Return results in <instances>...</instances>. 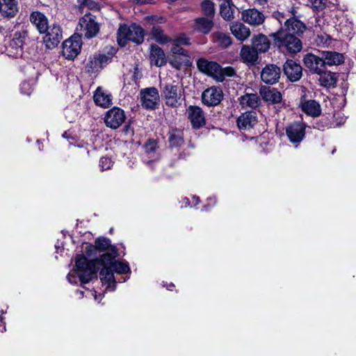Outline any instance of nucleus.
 I'll return each instance as SVG.
<instances>
[{
    "mask_svg": "<svg viewBox=\"0 0 356 356\" xmlns=\"http://www.w3.org/2000/svg\"><path fill=\"white\" fill-rule=\"evenodd\" d=\"M192 199L194 205H197L200 202L199 197L197 196H193Z\"/></svg>",
    "mask_w": 356,
    "mask_h": 356,
    "instance_id": "0e129e2a",
    "label": "nucleus"
},
{
    "mask_svg": "<svg viewBox=\"0 0 356 356\" xmlns=\"http://www.w3.org/2000/svg\"><path fill=\"white\" fill-rule=\"evenodd\" d=\"M108 64V57L105 55L99 54L90 57L85 65L86 72L90 76L95 74L106 65Z\"/></svg>",
    "mask_w": 356,
    "mask_h": 356,
    "instance_id": "4468645a",
    "label": "nucleus"
},
{
    "mask_svg": "<svg viewBox=\"0 0 356 356\" xmlns=\"http://www.w3.org/2000/svg\"><path fill=\"white\" fill-rule=\"evenodd\" d=\"M2 327V329L0 330L1 332L6 330V325L5 323L3 322V318L0 317V328Z\"/></svg>",
    "mask_w": 356,
    "mask_h": 356,
    "instance_id": "052dcab7",
    "label": "nucleus"
},
{
    "mask_svg": "<svg viewBox=\"0 0 356 356\" xmlns=\"http://www.w3.org/2000/svg\"><path fill=\"white\" fill-rule=\"evenodd\" d=\"M252 47L257 52H266L270 47V42L264 35H259L252 40Z\"/></svg>",
    "mask_w": 356,
    "mask_h": 356,
    "instance_id": "2f4dec72",
    "label": "nucleus"
},
{
    "mask_svg": "<svg viewBox=\"0 0 356 356\" xmlns=\"http://www.w3.org/2000/svg\"><path fill=\"white\" fill-rule=\"evenodd\" d=\"M334 118L337 126L343 124L346 120V118L344 116V115L341 113L334 114Z\"/></svg>",
    "mask_w": 356,
    "mask_h": 356,
    "instance_id": "8fccbe9b",
    "label": "nucleus"
},
{
    "mask_svg": "<svg viewBox=\"0 0 356 356\" xmlns=\"http://www.w3.org/2000/svg\"><path fill=\"white\" fill-rule=\"evenodd\" d=\"M81 40L79 36L74 35L63 43V55L67 59L72 60L80 53Z\"/></svg>",
    "mask_w": 356,
    "mask_h": 356,
    "instance_id": "9b49d317",
    "label": "nucleus"
},
{
    "mask_svg": "<svg viewBox=\"0 0 356 356\" xmlns=\"http://www.w3.org/2000/svg\"><path fill=\"white\" fill-rule=\"evenodd\" d=\"M101 297H102V294H99L98 296H97V295H96V296H95V300H99V298H101Z\"/></svg>",
    "mask_w": 356,
    "mask_h": 356,
    "instance_id": "338daca9",
    "label": "nucleus"
},
{
    "mask_svg": "<svg viewBox=\"0 0 356 356\" xmlns=\"http://www.w3.org/2000/svg\"><path fill=\"white\" fill-rule=\"evenodd\" d=\"M78 2L81 6L84 7L86 3H90V0H78Z\"/></svg>",
    "mask_w": 356,
    "mask_h": 356,
    "instance_id": "e2e57ef3",
    "label": "nucleus"
},
{
    "mask_svg": "<svg viewBox=\"0 0 356 356\" xmlns=\"http://www.w3.org/2000/svg\"><path fill=\"white\" fill-rule=\"evenodd\" d=\"M213 26V19L208 17H197L194 21L193 26L195 31L203 34H208Z\"/></svg>",
    "mask_w": 356,
    "mask_h": 356,
    "instance_id": "b1692460",
    "label": "nucleus"
},
{
    "mask_svg": "<svg viewBox=\"0 0 356 356\" xmlns=\"http://www.w3.org/2000/svg\"><path fill=\"white\" fill-rule=\"evenodd\" d=\"M172 286H174V284H170V286H168L167 288H168V290H172V289H171V288H172Z\"/></svg>",
    "mask_w": 356,
    "mask_h": 356,
    "instance_id": "774afa93",
    "label": "nucleus"
},
{
    "mask_svg": "<svg viewBox=\"0 0 356 356\" xmlns=\"http://www.w3.org/2000/svg\"><path fill=\"white\" fill-rule=\"evenodd\" d=\"M90 3H86L84 7L86 6L88 7L90 9H92L96 6V3L92 0H90Z\"/></svg>",
    "mask_w": 356,
    "mask_h": 356,
    "instance_id": "bf43d9fd",
    "label": "nucleus"
},
{
    "mask_svg": "<svg viewBox=\"0 0 356 356\" xmlns=\"http://www.w3.org/2000/svg\"><path fill=\"white\" fill-rule=\"evenodd\" d=\"M255 3H257L260 6H264L267 3L268 0H254Z\"/></svg>",
    "mask_w": 356,
    "mask_h": 356,
    "instance_id": "680f3d73",
    "label": "nucleus"
},
{
    "mask_svg": "<svg viewBox=\"0 0 356 356\" xmlns=\"http://www.w3.org/2000/svg\"><path fill=\"white\" fill-rule=\"evenodd\" d=\"M152 33V35L158 42L161 44L168 42L170 38L164 35L163 31L159 27L154 26Z\"/></svg>",
    "mask_w": 356,
    "mask_h": 356,
    "instance_id": "a19ab883",
    "label": "nucleus"
},
{
    "mask_svg": "<svg viewBox=\"0 0 356 356\" xmlns=\"http://www.w3.org/2000/svg\"><path fill=\"white\" fill-rule=\"evenodd\" d=\"M340 31L346 35H348L353 31V23L349 21L348 19L345 22H342L339 24Z\"/></svg>",
    "mask_w": 356,
    "mask_h": 356,
    "instance_id": "37998d69",
    "label": "nucleus"
},
{
    "mask_svg": "<svg viewBox=\"0 0 356 356\" xmlns=\"http://www.w3.org/2000/svg\"><path fill=\"white\" fill-rule=\"evenodd\" d=\"M134 2L138 4L151 3L152 0H134Z\"/></svg>",
    "mask_w": 356,
    "mask_h": 356,
    "instance_id": "13d9d810",
    "label": "nucleus"
},
{
    "mask_svg": "<svg viewBox=\"0 0 356 356\" xmlns=\"http://www.w3.org/2000/svg\"><path fill=\"white\" fill-rule=\"evenodd\" d=\"M325 67L326 65H337L342 63L344 60L343 54L336 51H326L323 54Z\"/></svg>",
    "mask_w": 356,
    "mask_h": 356,
    "instance_id": "c85d7f7f",
    "label": "nucleus"
},
{
    "mask_svg": "<svg viewBox=\"0 0 356 356\" xmlns=\"http://www.w3.org/2000/svg\"><path fill=\"white\" fill-rule=\"evenodd\" d=\"M76 29L79 31L78 36L90 39L97 35L99 31V26L95 21V17L89 13L86 14L79 19Z\"/></svg>",
    "mask_w": 356,
    "mask_h": 356,
    "instance_id": "39448f33",
    "label": "nucleus"
},
{
    "mask_svg": "<svg viewBox=\"0 0 356 356\" xmlns=\"http://www.w3.org/2000/svg\"><path fill=\"white\" fill-rule=\"evenodd\" d=\"M170 65L180 70L183 67H188L191 65V58L188 54L186 55H175L172 56L170 60Z\"/></svg>",
    "mask_w": 356,
    "mask_h": 356,
    "instance_id": "7c9ffc66",
    "label": "nucleus"
},
{
    "mask_svg": "<svg viewBox=\"0 0 356 356\" xmlns=\"http://www.w3.org/2000/svg\"><path fill=\"white\" fill-rule=\"evenodd\" d=\"M239 104L243 108H256L261 104V99L257 94L246 93L239 99Z\"/></svg>",
    "mask_w": 356,
    "mask_h": 356,
    "instance_id": "5701e85b",
    "label": "nucleus"
},
{
    "mask_svg": "<svg viewBox=\"0 0 356 356\" xmlns=\"http://www.w3.org/2000/svg\"><path fill=\"white\" fill-rule=\"evenodd\" d=\"M303 112L312 117H317L321 113L320 104L315 100H308L301 104Z\"/></svg>",
    "mask_w": 356,
    "mask_h": 356,
    "instance_id": "cd10ccee",
    "label": "nucleus"
},
{
    "mask_svg": "<svg viewBox=\"0 0 356 356\" xmlns=\"http://www.w3.org/2000/svg\"><path fill=\"white\" fill-rule=\"evenodd\" d=\"M157 147V144L154 140H149L145 145V152L150 154L153 153Z\"/></svg>",
    "mask_w": 356,
    "mask_h": 356,
    "instance_id": "09e8293b",
    "label": "nucleus"
},
{
    "mask_svg": "<svg viewBox=\"0 0 356 356\" xmlns=\"http://www.w3.org/2000/svg\"><path fill=\"white\" fill-rule=\"evenodd\" d=\"M211 36L213 42L222 48L227 47L232 43L231 38L222 32H214Z\"/></svg>",
    "mask_w": 356,
    "mask_h": 356,
    "instance_id": "f704fd0d",
    "label": "nucleus"
},
{
    "mask_svg": "<svg viewBox=\"0 0 356 356\" xmlns=\"http://www.w3.org/2000/svg\"><path fill=\"white\" fill-rule=\"evenodd\" d=\"M223 93L222 90L216 86L206 89L202 95V103L209 106L218 105L222 100Z\"/></svg>",
    "mask_w": 356,
    "mask_h": 356,
    "instance_id": "f8f14e48",
    "label": "nucleus"
},
{
    "mask_svg": "<svg viewBox=\"0 0 356 356\" xmlns=\"http://www.w3.org/2000/svg\"><path fill=\"white\" fill-rule=\"evenodd\" d=\"M149 59L152 65L161 67L166 63L165 55L163 51L156 45H152L150 51Z\"/></svg>",
    "mask_w": 356,
    "mask_h": 356,
    "instance_id": "393cba45",
    "label": "nucleus"
},
{
    "mask_svg": "<svg viewBox=\"0 0 356 356\" xmlns=\"http://www.w3.org/2000/svg\"><path fill=\"white\" fill-rule=\"evenodd\" d=\"M260 94L264 100L272 104L280 102L282 100L281 93L274 88L261 87Z\"/></svg>",
    "mask_w": 356,
    "mask_h": 356,
    "instance_id": "a878e982",
    "label": "nucleus"
},
{
    "mask_svg": "<svg viewBox=\"0 0 356 356\" xmlns=\"http://www.w3.org/2000/svg\"><path fill=\"white\" fill-rule=\"evenodd\" d=\"M124 134L131 136L133 134V130L129 125H126L124 129Z\"/></svg>",
    "mask_w": 356,
    "mask_h": 356,
    "instance_id": "5fc2aeb1",
    "label": "nucleus"
},
{
    "mask_svg": "<svg viewBox=\"0 0 356 356\" xmlns=\"http://www.w3.org/2000/svg\"><path fill=\"white\" fill-rule=\"evenodd\" d=\"M232 33L241 41L246 40L250 35V31L248 27L242 23H235L230 26Z\"/></svg>",
    "mask_w": 356,
    "mask_h": 356,
    "instance_id": "bb28decb",
    "label": "nucleus"
},
{
    "mask_svg": "<svg viewBox=\"0 0 356 356\" xmlns=\"http://www.w3.org/2000/svg\"><path fill=\"white\" fill-rule=\"evenodd\" d=\"M188 118L192 126L199 129L204 125L205 118L202 110L198 106H191L188 108Z\"/></svg>",
    "mask_w": 356,
    "mask_h": 356,
    "instance_id": "6ab92c4d",
    "label": "nucleus"
},
{
    "mask_svg": "<svg viewBox=\"0 0 356 356\" xmlns=\"http://www.w3.org/2000/svg\"><path fill=\"white\" fill-rule=\"evenodd\" d=\"M281 74L280 67L273 64L266 65L261 72V80L268 84H274L278 81Z\"/></svg>",
    "mask_w": 356,
    "mask_h": 356,
    "instance_id": "dca6fc26",
    "label": "nucleus"
},
{
    "mask_svg": "<svg viewBox=\"0 0 356 356\" xmlns=\"http://www.w3.org/2000/svg\"><path fill=\"white\" fill-rule=\"evenodd\" d=\"M197 65L200 71L213 76L219 81H223L222 67L217 63L200 58L197 62Z\"/></svg>",
    "mask_w": 356,
    "mask_h": 356,
    "instance_id": "1a4fd4ad",
    "label": "nucleus"
},
{
    "mask_svg": "<svg viewBox=\"0 0 356 356\" xmlns=\"http://www.w3.org/2000/svg\"><path fill=\"white\" fill-rule=\"evenodd\" d=\"M312 6L316 10H323L325 7L327 0H309Z\"/></svg>",
    "mask_w": 356,
    "mask_h": 356,
    "instance_id": "49530a36",
    "label": "nucleus"
},
{
    "mask_svg": "<svg viewBox=\"0 0 356 356\" xmlns=\"http://www.w3.org/2000/svg\"><path fill=\"white\" fill-rule=\"evenodd\" d=\"M191 205V202L188 197H184L181 200V207H187Z\"/></svg>",
    "mask_w": 356,
    "mask_h": 356,
    "instance_id": "4d7b16f0",
    "label": "nucleus"
},
{
    "mask_svg": "<svg viewBox=\"0 0 356 356\" xmlns=\"http://www.w3.org/2000/svg\"><path fill=\"white\" fill-rule=\"evenodd\" d=\"M286 135L295 147L303 140L305 136V125L302 122H294L286 127Z\"/></svg>",
    "mask_w": 356,
    "mask_h": 356,
    "instance_id": "6e6552de",
    "label": "nucleus"
},
{
    "mask_svg": "<svg viewBox=\"0 0 356 356\" xmlns=\"http://www.w3.org/2000/svg\"><path fill=\"white\" fill-rule=\"evenodd\" d=\"M19 11L17 0H1V14L8 18L14 17Z\"/></svg>",
    "mask_w": 356,
    "mask_h": 356,
    "instance_id": "4be33fe9",
    "label": "nucleus"
},
{
    "mask_svg": "<svg viewBox=\"0 0 356 356\" xmlns=\"http://www.w3.org/2000/svg\"><path fill=\"white\" fill-rule=\"evenodd\" d=\"M235 74L234 70L231 67H227L225 68H222V76L223 77V80L225 76H232Z\"/></svg>",
    "mask_w": 356,
    "mask_h": 356,
    "instance_id": "3c124183",
    "label": "nucleus"
},
{
    "mask_svg": "<svg viewBox=\"0 0 356 356\" xmlns=\"http://www.w3.org/2000/svg\"><path fill=\"white\" fill-rule=\"evenodd\" d=\"M275 44L284 54H296L302 49L300 40L286 31L280 30L273 34Z\"/></svg>",
    "mask_w": 356,
    "mask_h": 356,
    "instance_id": "7ed1b4c3",
    "label": "nucleus"
},
{
    "mask_svg": "<svg viewBox=\"0 0 356 356\" xmlns=\"http://www.w3.org/2000/svg\"><path fill=\"white\" fill-rule=\"evenodd\" d=\"M44 33L43 41L47 49L55 48L63 40L62 29L58 24L49 26L48 31Z\"/></svg>",
    "mask_w": 356,
    "mask_h": 356,
    "instance_id": "9d476101",
    "label": "nucleus"
},
{
    "mask_svg": "<svg viewBox=\"0 0 356 356\" xmlns=\"http://www.w3.org/2000/svg\"><path fill=\"white\" fill-rule=\"evenodd\" d=\"M305 66L312 73L319 74L325 70V62L323 57H318L313 54H307L303 58Z\"/></svg>",
    "mask_w": 356,
    "mask_h": 356,
    "instance_id": "ddd939ff",
    "label": "nucleus"
},
{
    "mask_svg": "<svg viewBox=\"0 0 356 356\" xmlns=\"http://www.w3.org/2000/svg\"><path fill=\"white\" fill-rule=\"evenodd\" d=\"M285 26L286 29L284 31H286L288 33H291L293 35L301 34L305 30V24L300 20L295 18L288 19L285 22Z\"/></svg>",
    "mask_w": 356,
    "mask_h": 356,
    "instance_id": "c756f323",
    "label": "nucleus"
},
{
    "mask_svg": "<svg viewBox=\"0 0 356 356\" xmlns=\"http://www.w3.org/2000/svg\"><path fill=\"white\" fill-rule=\"evenodd\" d=\"M28 39V32L26 30H20L16 31L9 43V48L13 49V52L15 56H21L22 52V47Z\"/></svg>",
    "mask_w": 356,
    "mask_h": 356,
    "instance_id": "2eb2a0df",
    "label": "nucleus"
},
{
    "mask_svg": "<svg viewBox=\"0 0 356 356\" xmlns=\"http://www.w3.org/2000/svg\"><path fill=\"white\" fill-rule=\"evenodd\" d=\"M318 74L319 75L318 81L321 86L325 87H331L335 85L337 81L335 74L327 72L325 70L323 72Z\"/></svg>",
    "mask_w": 356,
    "mask_h": 356,
    "instance_id": "e433bc0d",
    "label": "nucleus"
},
{
    "mask_svg": "<svg viewBox=\"0 0 356 356\" xmlns=\"http://www.w3.org/2000/svg\"><path fill=\"white\" fill-rule=\"evenodd\" d=\"M22 93L29 95L33 91V87L28 81H24L20 86Z\"/></svg>",
    "mask_w": 356,
    "mask_h": 356,
    "instance_id": "de8ad7c7",
    "label": "nucleus"
},
{
    "mask_svg": "<svg viewBox=\"0 0 356 356\" xmlns=\"http://www.w3.org/2000/svg\"><path fill=\"white\" fill-rule=\"evenodd\" d=\"M241 17L243 22L252 25L259 26L264 22V15L257 9H247L242 12Z\"/></svg>",
    "mask_w": 356,
    "mask_h": 356,
    "instance_id": "f3484780",
    "label": "nucleus"
},
{
    "mask_svg": "<svg viewBox=\"0 0 356 356\" xmlns=\"http://www.w3.org/2000/svg\"><path fill=\"white\" fill-rule=\"evenodd\" d=\"M94 100L97 105L103 108H108L111 102L110 95L105 94L101 88H98L96 90Z\"/></svg>",
    "mask_w": 356,
    "mask_h": 356,
    "instance_id": "473e14b6",
    "label": "nucleus"
},
{
    "mask_svg": "<svg viewBox=\"0 0 356 356\" xmlns=\"http://www.w3.org/2000/svg\"><path fill=\"white\" fill-rule=\"evenodd\" d=\"M284 72L291 81H296L302 76V67L292 60H287L284 65Z\"/></svg>",
    "mask_w": 356,
    "mask_h": 356,
    "instance_id": "a211bd4d",
    "label": "nucleus"
},
{
    "mask_svg": "<svg viewBox=\"0 0 356 356\" xmlns=\"http://www.w3.org/2000/svg\"><path fill=\"white\" fill-rule=\"evenodd\" d=\"M242 60L247 63L254 64L257 60V51L249 47L243 46L241 51Z\"/></svg>",
    "mask_w": 356,
    "mask_h": 356,
    "instance_id": "72a5a7b5",
    "label": "nucleus"
},
{
    "mask_svg": "<svg viewBox=\"0 0 356 356\" xmlns=\"http://www.w3.org/2000/svg\"><path fill=\"white\" fill-rule=\"evenodd\" d=\"M274 108L275 109L276 112L279 111L281 108H282L284 106V104L282 102V100L280 102L273 104Z\"/></svg>",
    "mask_w": 356,
    "mask_h": 356,
    "instance_id": "6e6d98bb",
    "label": "nucleus"
},
{
    "mask_svg": "<svg viewBox=\"0 0 356 356\" xmlns=\"http://www.w3.org/2000/svg\"><path fill=\"white\" fill-rule=\"evenodd\" d=\"M168 42H170V52L173 56L179 54L186 55V54H188V51L183 49L179 44L175 42L173 40L170 38Z\"/></svg>",
    "mask_w": 356,
    "mask_h": 356,
    "instance_id": "79ce46f5",
    "label": "nucleus"
},
{
    "mask_svg": "<svg viewBox=\"0 0 356 356\" xmlns=\"http://www.w3.org/2000/svg\"><path fill=\"white\" fill-rule=\"evenodd\" d=\"M125 115L123 110L120 108H113V129L118 128L124 122Z\"/></svg>",
    "mask_w": 356,
    "mask_h": 356,
    "instance_id": "58836bf2",
    "label": "nucleus"
},
{
    "mask_svg": "<svg viewBox=\"0 0 356 356\" xmlns=\"http://www.w3.org/2000/svg\"><path fill=\"white\" fill-rule=\"evenodd\" d=\"M111 114V109L106 111V116L104 118V122L107 127H111V120L110 119Z\"/></svg>",
    "mask_w": 356,
    "mask_h": 356,
    "instance_id": "603ef678",
    "label": "nucleus"
},
{
    "mask_svg": "<svg viewBox=\"0 0 356 356\" xmlns=\"http://www.w3.org/2000/svg\"><path fill=\"white\" fill-rule=\"evenodd\" d=\"M234 5L229 1H223L220 4V15L223 19L230 20L234 18Z\"/></svg>",
    "mask_w": 356,
    "mask_h": 356,
    "instance_id": "4c0bfd02",
    "label": "nucleus"
},
{
    "mask_svg": "<svg viewBox=\"0 0 356 356\" xmlns=\"http://www.w3.org/2000/svg\"><path fill=\"white\" fill-rule=\"evenodd\" d=\"M124 254V247L122 244L113 245V291L115 283L124 282L129 278L131 269L129 263L120 259Z\"/></svg>",
    "mask_w": 356,
    "mask_h": 356,
    "instance_id": "f03ea898",
    "label": "nucleus"
},
{
    "mask_svg": "<svg viewBox=\"0 0 356 356\" xmlns=\"http://www.w3.org/2000/svg\"><path fill=\"white\" fill-rule=\"evenodd\" d=\"M98 257L88 260L83 254H77L75 257V265L67 275V280L72 284H77L88 283L97 277L99 272V279L104 291L111 286V243L109 239L98 238L95 240V245L87 246L86 252L88 257L97 255Z\"/></svg>",
    "mask_w": 356,
    "mask_h": 356,
    "instance_id": "f257e3e1",
    "label": "nucleus"
},
{
    "mask_svg": "<svg viewBox=\"0 0 356 356\" xmlns=\"http://www.w3.org/2000/svg\"><path fill=\"white\" fill-rule=\"evenodd\" d=\"M201 9L202 13L207 16L208 18H211L213 19L215 8L214 4L210 0H204L201 3Z\"/></svg>",
    "mask_w": 356,
    "mask_h": 356,
    "instance_id": "ea45409f",
    "label": "nucleus"
},
{
    "mask_svg": "<svg viewBox=\"0 0 356 356\" xmlns=\"http://www.w3.org/2000/svg\"><path fill=\"white\" fill-rule=\"evenodd\" d=\"M161 97L168 106L176 107L180 104L181 93L178 85L164 83L161 86Z\"/></svg>",
    "mask_w": 356,
    "mask_h": 356,
    "instance_id": "0eeeda50",
    "label": "nucleus"
},
{
    "mask_svg": "<svg viewBox=\"0 0 356 356\" xmlns=\"http://www.w3.org/2000/svg\"><path fill=\"white\" fill-rule=\"evenodd\" d=\"M168 136V142L171 147H179L183 144V131L181 130L171 129Z\"/></svg>",
    "mask_w": 356,
    "mask_h": 356,
    "instance_id": "c9c22d12",
    "label": "nucleus"
},
{
    "mask_svg": "<svg viewBox=\"0 0 356 356\" xmlns=\"http://www.w3.org/2000/svg\"><path fill=\"white\" fill-rule=\"evenodd\" d=\"M208 201H211L213 202V204H215L216 203V199L213 197H209L208 198Z\"/></svg>",
    "mask_w": 356,
    "mask_h": 356,
    "instance_id": "69168bd1",
    "label": "nucleus"
},
{
    "mask_svg": "<svg viewBox=\"0 0 356 356\" xmlns=\"http://www.w3.org/2000/svg\"><path fill=\"white\" fill-rule=\"evenodd\" d=\"M151 19L153 23L161 24L165 22V18L163 17L154 16Z\"/></svg>",
    "mask_w": 356,
    "mask_h": 356,
    "instance_id": "864d4df0",
    "label": "nucleus"
},
{
    "mask_svg": "<svg viewBox=\"0 0 356 356\" xmlns=\"http://www.w3.org/2000/svg\"><path fill=\"white\" fill-rule=\"evenodd\" d=\"M172 40L180 45H189L191 44L190 38L185 33H180Z\"/></svg>",
    "mask_w": 356,
    "mask_h": 356,
    "instance_id": "c03bdc74",
    "label": "nucleus"
},
{
    "mask_svg": "<svg viewBox=\"0 0 356 356\" xmlns=\"http://www.w3.org/2000/svg\"><path fill=\"white\" fill-rule=\"evenodd\" d=\"M30 21L40 33H44L48 31V19L43 13L38 11L33 12L30 15Z\"/></svg>",
    "mask_w": 356,
    "mask_h": 356,
    "instance_id": "412c9836",
    "label": "nucleus"
},
{
    "mask_svg": "<svg viewBox=\"0 0 356 356\" xmlns=\"http://www.w3.org/2000/svg\"><path fill=\"white\" fill-rule=\"evenodd\" d=\"M257 122V113L254 111L245 112L237 119V125L240 129L248 130Z\"/></svg>",
    "mask_w": 356,
    "mask_h": 356,
    "instance_id": "aec40b11",
    "label": "nucleus"
},
{
    "mask_svg": "<svg viewBox=\"0 0 356 356\" xmlns=\"http://www.w3.org/2000/svg\"><path fill=\"white\" fill-rule=\"evenodd\" d=\"M99 165L102 171L109 170L111 166V159L109 157L103 156L99 160Z\"/></svg>",
    "mask_w": 356,
    "mask_h": 356,
    "instance_id": "a18cd8bd",
    "label": "nucleus"
},
{
    "mask_svg": "<svg viewBox=\"0 0 356 356\" xmlns=\"http://www.w3.org/2000/svg\"><path fill=\"white\" fill-rule=\"evenodd\" d=\"M144 40L143 29L136 24L129 26L121 25L118 33V42L120 46L124 47L128 41H132L136 44H141Z\"/></svg>",
    "mask_w": 356,
    "mask_h": 356,
    "instance_id": "20e7f679",
    "label": "nucleus"
},
{
    "mask_svg": "<svg viewBox=\"0 0 356 356\" xmlns=\"http://www.w3.org/2000/svg\"><path fill=\"white\" fill-rule=\"evenodd\" d=\"M140 99L143 108L153 111L159 108L160 96L158 90L154 87L140 90Z\"/></svg>",
    "mask_w": 356,
    "mask_h": 356,
    "instance_id": "423d86ee",
    "label": "nucleus"
}]
</instances>
